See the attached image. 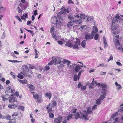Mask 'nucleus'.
I'll list each match as a JSON object with an SVG mask.
<instances>
[{
  "label": "nucleus",
  "instance_id": "nucleus-31",
  "mask_svg": "<svg viewBox=\"0 0 123 123\" xmlns=\"http://www.w3.org/2000/svg\"><path fill=\"white\" fill-rule=\"evenodd\" d=\"M74 81H76L77 80H79V77L77 76L76 74H75L74 76Z\"/></svg>",
  "mask_w": 123,
  "mask_h": 123
},
{
  "label": "nucleus",
  "instance_id": "nucleus-17",
  "mask_svg": "<svg viewBox=\"0 0 123 123\" xmlns=\"http://www.w3.org/2000/svg\"><path fill=\"white\" fill-rule=\"evenodd\" d=\"M80 67H83V66H78L76 65L75 66V70L76 72H78L80 69Z\"/></svg>",
  "mask_w": 123,
  "mask_h": 123
},
{
  "label": "nucleus",
  "instance_id": "nucleus-37",
  "mask_svg": "<svg viewBox=\"0 0 123 123\" xmlns=\"http://www.w3.org/2000/svg\"><path fill=\"white\" fill-rule=\"evenodd\" d=\"M80 18L82 19H84L85 18L86 16L83 14H81L80 15Z\"/></svg>",
  "mask_w": 123,
  "mask_h": 123
},
{
  "label": "nucleus",
  "instance_id": "nucleus-51",
  "mask_svg": "<svg viewBox=\"0 0 123 123\" xmlns=\"http://www.w3.org/2000/svg\"><path fill=\"white\" fill-rule=\"evenodd\" d=\"M49 69V67L47 65H46L44 68V69L46 71H47Z\"/></svg>",
  "mask_w": 123,
  "mask_h": 123
},
{
  "label": "nucleus",
  "instance_id": "nucleus-7",
  "mask_svg": "<svg viewBox=\"0 0 123 123\" xmlns=\"http://www.w3.org/2000/svg\"><path fill=\"white\" fill-rule=\"evenodd\" d=\"M85 38L87 41H88L93 38V36L90 34H87L85 36Z\"/></svg>",
  "mask_w": 123,
  "mask_h": 123
},
{
  "label": "nucleus",
  "instance_id": "nucleus-18",
  "mask_svg": "<svg viewBox=\"0 0 123 123\" xmlns=\"http://www.w3.org/2000/svg\"><path fill=\"white\" fill-rule=\"evenodd\" d=\"M18 106L17 105H15V104L12 105H8V107L9 108H18Z\"/></svg>",
  "mask_w": 123,
  "mask_h": 123
},
{
  "label": "nucleus",
  "instance_id": "nucleus-63",
  "mask_svg": "<svg viewBox=\"0 0 123 123\" xmlns=\"http://www.w3.org/2000/svg\"><path fill=\"white\" fill-rule=\"evenodd\" d=\"M97 105H95L92 107V109L93 110L95 109L97 107Z\"/></svg>",
  "mask_w": 123,
  "mask_h": 123
},
{
  "label": "nucleus",
  "instance_id": "nucleus-9",
  "mask_svg": "<svg viewBox=\"0 0 123 123\" xmlns=\"http://www.w3.org/2000/svg\"><path fill=\"white\" fill-rule=\"evenodd\" d=\"M115 45V47L118 50H120L122 47V44L120 43L119 42V43H116Z\"/></svg>",
  "mask_w": 123,
  "mask_h": 123
},
{
  "label": "nucleus",
  "instance_id": "nucleus-35",
  "mask_svg": "<svg viewBox=\"0 0 123 123\" xmlns=\"http://www.w3.org/2000/svg\"><path fill=\"white\" fill-rule=\"evenodd\" d=\"M75 43V44L80 45V39L78 38H76Z\"/></svg>",
  "mask_w": 123,
  "mask_h": 123
},
{
  "label": "nucleus",
  "instance_id": "nucleus-58",
  "mask_svg": "<svg viewBox=\"0 0 123 123\" xmlns=\"http://www.w3.org/2000/svg\"><path fill=\"white\" fill-rule=\"evenodd\" d=\"M86 88V87L85 86H83L81 87V90H85Z\"/></svg>",
  "mask_w": 123,
  "mask_h": 123
},
{
  "label": "nucleus",
  "instance_id": "nucleus-33",
  "mask_svg": "<svg viewBox=\"0 0 123 123\" xmlns=\"http://www.w3.org/2000/svg\"><path fill=\"white\" fill-rule=\"evenodd\" d=\"M64 66V65L63 64H61L59 66H58L57 68L59 69H62Z\"/></svg>",
  "mask_w": 123,
  "mask_h": 123
},
{
  "label": "nucleus",
  "instance_id": "nucleus-30",
  "mask_svg": "<svg viewBox=\"0 0 123 123\" xmlns=\"http://www.w3.org/2000/svg\"><path fill=\"white\" fill-rule=\"evenodd\" d=\"M101 87L102 90H105L106 89L107 85L105 84H104L103 83Z\"/></svg>",
  "mask_w": 123,
  "mask_h": 123
},
{
  "label": "nucleus",
  "instance_id": "nucleus-8",
  "mask_svg": "<svg viewBox=\"0 0 123 123\" xmlns=\"http://www.w3.org/2000/svg\"><path fill=\"white\" fill-rule=\"evenodd\" d=\"M62 62L64 64L67 63V64L69 68H70L72 67V66L70 65V64L71 63V62L69 61L68 60L64 59L62 61Z\"/></svg>",
  "mask_w": 123,
  "mask_h": 123
},
{
  "label": "nucleus",
  "instance_id": "nucleus-53",
  "mask_svg": "<svg viewBox=\"0 0 123 123\" xmlns=\"http://www.w3.org/2000/svg\"><path fill=\"white\" fill-rule=\"evenodd\" d=\"M18 20V21L20 22H21L22 21L21 20L20 18L18 16H17L15 17Z\"/></svg>",
  "mask_w": 123,
  "mask_h": 123
},
{
  "label": "nucleus",
  "instance_id": "nucleus-5",
  "mask_svg": "<svg viewBox=\"0 0 123 123\" xmlns=\"http://www.w3.org/2000/svg\"><path fill=\"white\" fill-rule=\"evenodd\" d=\"M62 119V116H59L58 117L55 118L54 120V123H60Z\"/></svg>",
  "mask_w": 123,
  "mask_h": 123
},
{
  "label": "nucleus",
  "instance_id": "nucleus-42",
  "mask_svg": "<svg viewBox=\"0 0 123 123\" xmlns=\"http://www.w3.org/2000/svg\"><path fill=\"white\" fill-rule=\"evenodd\" d=\"M16 121L15 119H10L9 121V123H16Z\"/></svg>",
  "mask_w": 123,
  "mask_h": 123
},
{
  "label": "nucleus",
  "instance_id": "nucleus-40",
  "mask_svg": "<svg viewBox=\"0 0 123 123\" xmlns=\"http://www.w3.org/2000/svg\"><path fill=\"white\" fill-rule=\"evenodd\" d=\"M53 61H51L48 64V65H52L54 63V61L53 59Z\"/></svg>",
  "mask_w": 123,
  "mask_h": 123
},
{
  "label": "nucleus",
  "instance_id": "nucleus-41",
  "mask_svg": "<svg viewBox=\"0 0 123 123\" xmlns=\"http://www.w3.org/2000/svg\"><path fill=\"white\" fill-rule=\"evenodd\" d=\"M99 35L98 34H96L94 37V39L96 40H97L98 38Z\"/></svg>",
  "mask_w": 123,
  "mask_h": 123
},
{
  "label": "nucleus",
  "instance_id": "nucleus-43",
  "mask_svg": "<svg viewBox=\"0 0 123 123\" xmlns=\"http://www.w3.org/2000/svg\"><path fill=\"white\" fill-rule=\"evenodd\" d=\"M118 21L116 18H114L112 20V24L113 23H115L116 22H117Z\"/></svg>",
  "mask_w": 123,
  "mask_h": 123
},
{
  "label": "nucleus",
  "instance_id": "nucleus-19",
  "mask_svg": "<svg viewBox=\"0 0 123 123\" xmlns=\"http://www.w3.org/2000/svg\"><path fill=\"white\" fill-rule=\"evenodd\" d=\"M18 80L21 83L23 84H26L27 83V80H20L18 79Z\"/></svg>",
  "mask_w": 123,
  "mask_h": 123
},
{
  "label": "nucleus",
  "instance_id": "nucleus-52",
  "mask_svg": "<svg viewBox=\"0 0 123 123\" xmlns=\"http://www.w3.org/2000/svg\"><path fill=\"white\" fill-rule=\"evenodd\" d=\"M103 43L105 46V47H107L108 46V44H107L106 41H103Z\"/></svg>",
  "mask_w": 123,
  "mask_h": 123
},
{
  "label": "nucleus",
  "instance_id": "nucleus-64",
  "mask_svg": "<svg viewBox=\"0 0 123 123\" xmlns=\"http://www.w3.org/2000/svg\"><path fill=\"white\" fill-rule=\"evenodd\" d=\"M15 92V91L14 89H11V93L13 94H14Z\"/></svg>",
  "mask_w": 123,
  "mask_h": 123
},
{
  "label": "nucleus",
  "instance_id": "nucleus-1",
  "mask_svg": "<svg viewBox=\"0 0 123 123\" xmlns=\"http://www.w3.org/2000/svg\"><path fill=\"white\" fill-rule=\"evenodd\" d=\"M82 21V20L81 19H79V20H74L73 21H71L69 22L67 26L68 27H69L74 24V25L76 26L77 25L81 24Z\"/></svg>",
  "mask_w": 123,
  "mask_h": 123
},
{
  "label": "nucleus",
  "instance_id": "nucleus-59",
  "mask_svg": "<svg viewBox=\"0 0 123 123\" xmlns=\"http://www.w3.org/2000/svg\"><path fill=\"white\" fill-rule=\"evenodd\" d=\"M82 86V85L81 83L80 82H79L78 84V88H80L81 87V86Z\"/></svg>",
  "mask_w": 123,
  "mask_h": 123
},
{
  "label": "nucleus",
  "instance_id": "nucleus-39",
  "mask_svg": "<svg viewBox=\"0 0 123 123\" xmlns=\"http://www.w3.org/2000/svg\"><path fill=\"white\" fill-rule=\"evenodd\" d=\"M25 30L26 31L30 33L32 35V36H33L34 34V33L32 31L29 30L27 29H25Z\"/></svg>",
  "mask_w": 123,
  "mask_h": 123
},
{
  "label": "nucleus",
  "instance_id": "nucleus-13",
  "mask_svg": "<svg viewBox=\"0 0 123 123\" xmlns=\"http://www.w3.org/2000/svg\"><path fill=\"white\" fill-rule=\"evenodd\" d=\"M65 45L67 46V47L71 48L73 46V44L70 42L68 41L65 44Z\"/></svg>",
  "mask_w": 123,
  "mask_h": 123
},
{
  "label": "nucleus",
  "instance_id": "nucleus-47",
  "mask_svg": "<svg viewBox=\"0 0 123 123\" xmlns=\"http://www.w3.org/2000/svg\"><path fill=\"white\" fill-rule=\"evenodd\" d=\"M118 114V113L117 112L116 113L112 115V117H117Z\"/></svg>",
  "mask_w": 123,
  "mask_h": 123
},
{
  "label": "nucleus",
  "instance_id": "nucleus-21",
  "mask_svg": "<svg viewBox=\"0 0 123 123\" xmlns=\"http://www.w3.org/2000/svg\"><path fill=\"white\" fill-rule=\"evenodd\" d=\"M87 114L88 115L89 114H91L92 113V111L91 110V108L88 107L87 108Z\"/></svg>",
  "mask_w": 123,
  "mask_h": 123
},
{
  "label": "nucleus",
  "instance_id": "nucleus-29",
  "mask_svg": "<svg viewBox=\"0 0 123 123\" xmlns=\"http://www.w3.org/2000/svg\"><path fill=\"white\" fill-rule=\"evenodd\" d=\"M19 95V92H18L16 91L15 92L14 94H12L11 95V96H16L17 97H18Z\"/></svg>",
  "mask_w": 123,
  "mask_h": 123
},
{
  "label": "nucleus",
  "instance_id": "nucleus-36",
  "mask_svg": "<svg viewBox=\"0 0 123 123\" xmlns=\"http://www.w3.org/2000/svg\"><path fill=\"white\" fill-rule=\"evenodd\" d=\"M101 100L99 99H97L96 101V103L98 105H100L101 104Z\"/></svg>",
  "mask_w": 123,
  "mask_h": 123
},
{
  "label": "nucleus",
  "instance_id": "nucleus-6",
  "mask_svg": "<svg viewBox=\"0 0 123 123\" xmlns=\"http://www.w3.org/2000/svg\"><path fill=\"white\" fill-rule=\"evenodd\" d=\"M21 1L23 3H20L19 5L20 7L24 6V8L28 7V6H27V3L26 2L25 0H21Z\"/></svg>",
  "mask_w": 123,
  "mask_h": 123
},
{
  "label": "nucleus",
  "instance_id": "nucleus-48",
  "mask_svg": "<svg viewBox=\"0 0 123 123\" xmlns=\"http://www.w3.org/2000/svg\"><path fill=\"white\" fill-rule=\"evenodd\" d=\"M18 115V114L17 112H14L13 114L12 115V117H13L14 116H17Z\"/></svg>",
  "mask_w": 123,
  "mask_h": 123
},
{
  "label": "nucleus",
  "instance_id": "nucleus-60",
  "mask_svg": "<svg viewBox=\"0 0 123 123\" xmlns=\"http://www.w3.org/2000/svg\"><path fill=\"white\" fill-rule=\"evenodd\" d=\"M68 3L69 4H74V2L71 0H69L68 1Z\"/></svg>",
  "mask_w": 123,
  "mask_h": 123
},
{
  "label": "nucleus",
  "instance_id": "nucleus-2",
  "mask_svg": "<svg viewBox=\"0 0 123 123\" xmlns=\"http://www.w3.org/2000/svg\"><path fill=\"white\" fill-rule=\"evenodd\" d=\"M31 93L32 94L34 99L36 100V101L38 103H41L42 100V97H40L35 92H31Z\"/></svg>",
  "mask_w": 123,
  "mask_h": 123
},
{
  "label": "nucleus",
  "instance_id": "nucleus-34",
  "mask_svg": "<svg viewBox=\"0 0 123 123\" xmlns=\"http://www.w3.org/2000/svg\"><path fill=\"white\" fill-rule=\"evenodd\" d=\"M18 108L19 110L20 109L23 111H24L25 110L24 107L22 106H18Z\"/></svg>",
  "mask_w": 123,
  "mask_h": 123
},
{
  "label": "nucleus",
  "instance_id": "nucleus-61",
  "mask_svg": "<svg viewBox=\"0 0 123 123\" xmlns=\"http://www.w3.org/2000/svg\"><path fill=\"white\" fill-rule=\"evenodd\" d=\"M116 63L119 66H121L122 65L121 63L119 62H117Z\"/></svg>",
  "mask_w": 123,
  "mask_h": 123
},
{
  "label": "nucleus",
  "instance_id": "nucleus-55",
  "mask_svg": "<svg viewBox=\"0 0 123 123\" xmlns=\"http://www.w3.org/2000/svg\"><path fill=\"white\" fill-rule=\"evenodd\" d=\"M10 74L12 75V77L14 78H15V74L13 72H11L10 73Z\"/></svg>",
  "mask_w": 123,
  "mask_h": 123
},
{
  "label": "nucleus",
  "instance_id": "nucleus-46",
  "mask_svg": "<svg viewBox=\"0 0 123 123\" xmlns=\"http://www.w3.org/2000/svg\"><path fill=\"white\" fill-rule=\"evenodd\" d=\"M105 98V95H101L100 96L99 99H100V100H102L104 99Z\"/></svg>",
  "mask_w": 123,
  "mask_h": 123
},
{
  "label": "nucleus",
  "instance_id": "nucleus-14",
  "mask_svg": "<svg viewBox=\"0 0 123 123\" xmlns=\"http://www.w3.org/2000/svg\"><path fill=\"white\" fill-rule=\"evenodd\" d=\"M98 30L96 26H94L93 28V30L92 32V34L93 35H94V34L98 32Z\"/></svg>",
  "mask_w": 123,
  "mask_h": 123
},
{
  "label": "nucleus",
  "instance_id": "nucleus-28",
  "mask_svg": "<svg viewBox=\"0 0 123 123\" xmlns=\"http://www.w3.org/2000/svg\"><path fill=\"white\" fill-rule=\"evenodd\" d=\"M86 45V41L85 40L83 41L81 43V45L83 48H84Z\"/></svg>",
  "mask_w": 123,
  "mask_h": 123
},
{
  "label": "nucleus",
  "instance_id": "nucleus-45",
  "mask_svg": "<svg viewBox=\"0 0 123 123\" xmlns=\"http://www.w3.org/2000/svg\"><path fill=\"white\" fill-rule=\"evenodd\" d=\"M20 74H22L25 76H27V74L24 71H23L22 72H21Z\"/></svg>",
  "mask_w": 123,
  "mask_h": 123
},
{
  "label": "nucleus",
  "instance_id": "nucleus-4",
  "mask_svg": "<svg viewBox=\"0 0 123 123\" xmlns=\"http://www.w3.org/2000/svg\"><path fill=\"white\" fill-rule=\"evenodd\" d=\"M53 59L55 65H56L57 63L58 64H60L62 62V58L60 57H57L56 58H54Z\"/></svg>",
  "mask_w": 123,
  "mask_h": 123
},
{
  "label": "nucleus",
  "instance_id": "nucleus-20",
  "mask_svg": "<svg viewBox=\"0 0 123 123\" xmlns=\"http://www.w3.org/2000/svg\"><path fill=\"white\" fill-rule=\"evenodd\" d=\"M45 95L46 97H48L49 99H50L51 97V94L49 92L46 93L45 94Z\"/></svg>",
  "mask_w": 123,
  "mask_h": 123
},
{
  "label": "nucleus",
  "instance_id": "nucleus-57",
  "mask_svg": "<svg viewBox=\"0 0 123 123\" xmlns=\"http://www.w3.org/2000/svg\"><path fill=\"white\" fill-rule=\"evenodd\" d=\"M117 86L118 87L117 89L118 90H119L122 88V86L120 84H119L118 86Z\"/></svg>",
  "mask_w": 123,
  "mask_h": 123
},
{
  "label": "nucleus",
  "instance_id": "nucleus-23",
  "mask_svg": "<svg viewBox=\"0 0 123 123\" xmlns=\"http://www.w3.org/2000/svg\"><path fill=\"white\" fill-rule=\"evenodd\" d=\"M2 100L3 101H6L8 99L9 97L8 95H6L5 96L2 97Z\"/></svg>",
  "mask_w": 123,
  "mask_h": 123
},
{
  "label": "nucleus",
  "instance_id": "nucleus-44",
  "mask_svg": "<svg viewBox=\"0 0 123 123\" xmlns=\"http://www.w3.org/2000/svg\"><path fill=\"white\" fill-rule=\"evenodd\" d=\"M18 77L21 79H22L23 78L24 76L22 75H21L20 74H19L18 75Z\"/></svg>",
  "mask_w": 123,
  "mask_h": 123
},
{
  "label": "nucleus",
  "instance_id": "nucleus-11",
  "mask_svg": "<svg viewBox=\"0 0 123 123\" xmlns=\"http://www.w3.org/2000/svg\"><path fill=\"white\" fill-rule=\"evenodd\" d=\"M17 100L16 98L15 97H12L9 99V102L10 103L16 102Z\"/></svg>",
  "mask_w": 123,
  "mask_h": 123
},
{
  "label": "nucleus",
  "instance_id": "nucleus-26",
  "mask_svg": "<svg viewBox=\"0 0 123 123\" xmlns=\"http://www.w3.org/2000/svg\"><path fill=\"white\" fill-rule=\"evenodd\" d=\"M23 68H24V71L25 72H28L29 71V69L28 66L27 65H25L23 66Z\"/></svg>",
  "mask_w": 123,
  "mask_h": 123
},
{
  "label": "nucleus",
  "instance_id": "nucleus-49",
  "mask_svg": "<svg viewBox=\"0 0 123 123\" xmlns=\"http://www.w3.org/2000/svg\"><path fill=\"white\" fill-rule=\"evenodd\" d=\"M5 118L7 120H10L11 118V117L9 115H8L5 117Z\"/></svg>",
  "mask_w": 123,
  "mask_h": 123
},
{
  "label": "nucleus",
  "instance_id": "nucleus-3",
  "mask_svg": "<svg viewBox=\"0 0 123 123\" xmlns=\"http://www.w3.org/2000/svg\"><path fill=\"white\" fill-rule=\"evenodd\" d=\"M64 8H61L62 11L58 13L57 15V16L59 19H61L62 18V14H65L66 12H69V11L67 10L66 8L63 10Z\"/></svg>",
  "mask_w": 123,
  "mask_h": 123
},
{
  "label": "nucleus",
  "instance_id": "nucleus-38",
  "mask_svg": "<svg viewBox=\"0 0 123 123\" xmlns=\"http://www.w3.org/2000/svg\"><path fill=\"white\" fill-rule=\"evenodd\" d=\"M8 62H13V63L18 62H20V61H18L17 60H8Z\"/></svg>",
  "mask_w": 123,
  "mask_h": 123
},
{
  "label": "nucleus",
  "instance_id": "nucleus-54",
  "mask_svg": "<svg viewBox=\"0 0 123 123\" xmlns=\"http://www.w3.org/2000/svg\"><path fill=\"white\" fill-rule=\"evenodd\" d=\"M113 59V57L112 56V55H111L110 56V58L108 60V62H109L110 60H112Z\"/></svg>",
  "mask_w": 123,
  "mask_h": 123
},
{
  "label": "nucleus",
  "instance_id": "nucleus-27",
  "mask_svg": "<svg viewBox=\"0 0 123 123\" xmlns=\"http://www.w3.org/2000/svg\"><path fill=\"white\" fill-rule=\"evenodd\" d=\"M73 115L71 114H69L67 116V120L68 121L69 120L71 119Z\"/></svg>",
  "mask_w": 123,
  "mask_h": 123
},
{
  "label": "nucleus",
  "instance_id": "nucleus-24",
  "mask_svg": "<svg viewBox=\"0 0 123 123\" xmlns=\"http://www.w3.org/2000/svg\"><path fill=\"white\" fill-rule=\"evenodd\" d=\"M94 80V78H93V80L92 81L91 83H90L89 85V88H92L93 87V85L94 83H93Z\"/></svg>",
  "mask_w": 123,
  "mask_h": 123
},
{
  "label": "nucleus",
  "instance_id": "nucleus-62",
  "mask_svg": "<svg viewBox=\"0 0 123 123\" xmlns=\"http://www.w3.org/2000/svg\"><path fill=\"white\" fill-rule=\"evenodd\" d=\"M29 67L31 69H33L34 68V66L31 64H29Z\"/></svg>",
  "mask_w": 123,
  "mask_h": 123
},
{
  "label": "nucleus",
  "instance_id": "nucleus-25",
  "mask_svg": "<svg viewBox=\"0 0 123 123\" xmlns=\"http://www.w3.org/2000/svg\"><path fill=\"white\" fill-rule=\"evenodd\" d=\"M52 104L51 105V107H53L57 105V103L56 101L53 100L52 102Z\"/></svg>",
  "mask_w": 123,
  "mask_h": 123
},
{
  "label": "nucleus",
  "instance_id": "nucleus-56",
  "mask_svg": "<svg viewBox=\"0 0 123 123\" xmlns=\"http://www.w3.org/2000/svg\"><path fill=\"white\" fill-rule=\"evenodd\" d=\"M105 90H103V91H101V93L103 95H106V93L105 92Z\"/></svg>",
  "mask_w": 123,
  "mask_h": 123
},
{
  "label": "nucleus",
  "instance_id": "nucleus-16",
  "mask_svg": "<svg viewBox=\"0 0 123 123\" xmlns=\"http://www.w3.org/2000/svg\"><path fill=\"white\" fill-rule=\"evenodd\" d=\"M88 115L87 114L86 115L83 114L80 118L81 119H83L85 120H88L89 118L87 117Z\"/></svg>",
  "mask_w": 123,
  "mask_h": 123
},
{
  "label": "nucleus",
  "instance_id": "nucleus-50",
  "mask_svg": "<svg viewBox=\"0 0 123 123\" xmlns=\"http://www.w3.org/2000/svg\"><path fill=\"white\" fill-rule=\"evenodd\" d=\"M78 45H79L75 44V45L73 47V48L74 49H78L79 48Z\"/></svg>",
  "mask_w": 123,
  "mask_h": 123
},
{
  "label": "nucleus",
  "instance_id": "nucleus-10",
  "mask_svg": "<svg viewBox=\"0 0 123 123\" xmlns=\"http://www.w3.org/2000/svg\"><path fill=\"white\" fill-rule=\"evenodd\" d=\"M119 35L115 36L113 39V42L114 43H119Z\"/></svg>",
  "mask_w": 123,
  "mask_h": 123
},
{
  "label": "nucleus",
  "instance_id": "nucleus-12",
  "mask_svg": "<svg viewBox=\"0 0 123 123\" xmlns=\"http://www.w3.org/2000/svg\"><path fill=\"white\" fill-rule=\"evenodd\" d=\"M50 105L51 104L50 103L49 104L48 106H47L46 107V109L47 110L48 112V113L51 112L52 111V107H49V106H51Z\"/></svg>",
  "mask_w": 123,
  "mask_h": 123
},
{
  "label": "nucleus",
  "instance_id": "nucleus-22",
  "mask_svg": "<svg viewBox=\"0 0 123 123\" xmlns=\"http://www.w3.org/2000/svg\"><path fill=\"white\" fill-rule=\"evenodd\" d=\"M75 119H77L80 118V115L79 113L78 112L75 113L74 115Z\"/></svg>",
  "mask_w": 123,
  "mask_h": 123
},
{
  "label": "nucleus",
  "instance_id": "nucleus-32",
  "mask_svg": "<svg viewBox=\"0 0 123 123\" xmlns=\"http://www.w3.org/2000/svg\"><path fill=\"white\" fill-rule=\"evenodd\" d=\"M49 113V117L51 118H54V114L53 113L50 112Z\"/></svg>",
  "mask_w": 123,
  "mask_h": 123
},
{
  "label": "nucleus",
  "instance_id": "nucleus-15",
  "mask_svg": "<svg viewBox=\"0 0 123 123\" xmlns=\"http://www.w3.org/2000/svg\"><path fill=\"white\" fill-rule=\"evenodd\" d=\"M27 86L30 89L31 91H33L35 89V87L32 85L28 84L27 85Z\"/></svg>",
  "mask_w": 123,
  "mask_h": 123
}]
</instances>
